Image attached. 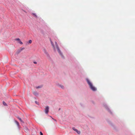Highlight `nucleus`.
Instances as JSON below:
<instances>
[{"label": "nucleus", "mask_w": 135, "mask_h": 135, "mask_svg": "<svg viewBox=\"0 0 135 135\" xmlns=\"http://www.w3.org/2000/svg\"><path fill=\"white\" fill-rule=\"evenodd\" d=\"M50 40L51 42V44H52V45L54 48V50H55V48H56L57 49V50L58 52L60 54V55H61L62 56V54H61V52L60 51L59 49V47L58 46V45L57 44V43L56 42H55V47H55L54 46V45L53 42H52V41L51 40Z\"/></svg>", "instance_id": "1"}, {"label": "nucleus", "mask_w": 135, "mask_h": 135, "mask_svg": "<svg viewBox=\"0 0 135 135\" xmlns=\"http://www.w3.org/2000/svg\"><path fill=\"white\" fill-rule=\"evenodd\" d=\"M86 80L91 89L93 91H96L97 90L96 88L94 86H93V84L90 82L89 80L88 79H86Z\"/></svg>", "instance_id": "2"}, {"label": "nucleus", "mask_w": 135, "mask_h": 135, "mask_svg": "<svg viewBox=\"0 0 135 135\" xmlns=\"http://www.w3.org/2000/svg\"><path fill=\"white\" fill-rule=\"evenodd\" d=\"M49 108L48 106H46L45 107V112L46 114H47L49 111Z\"/></svg>", "instance_id": "3"}, {"label": "nucleus", "mask_w": 135, "mask_h": 135, "mask_svg": "<svg viewBox=\"0 0 135 135\" xmlns=\"http://www.w3.org/2000/svg\"><path fill=\"white\" fill-rule=\"evenodd\" d=\"M73 129L74 131H75L76 133L78 134H79L80 133V131H78L77 129H75L74 128H73Z\"/></svg>", "instance_id": "4"}, {"label": "nucleus", "mask_w": 135, "mask_h": 135, "mask_svg": "<svg viewBox=\"0 0 135 135\" xmlns=\"http://www.w3.org/2000/svg\"><path fill=\"white\" fill-rule=\"evenodd\" d=\"M3 104L4 106H7V105L6 103L4 101L3 102Z\"/></svg>", "instance_id": "5"}, {"label": "nucleus", "mask_w": 135, "mask_h": 135, "mask_svg": "<svg viewBox=\"0 0 135 135\" xmlns=\"http://www.w3.org/2000/svg\"><path fill=\"white\" fill-rule=\"evenodd\" d=\"M32 15H33V16H34L35 17H37V16L35 14V13H32Z\"/></svg>", "instance_id": "6"}, {"label": "nucleus", "mask_w": 135, "mask_h": 135, "mask_svg": "<svg viewBox=\"0 0 135 135\" xmlns=\"http://www.w3.org/2000/svg\"><path fill=\"white\" fill-rule=\"evenodd\" d=\"M16 41H20V38H16Z\"/></svg>", "instance_id": "7"}, {"label": "nucleus", "mask_w": 135, "mask_h": 135, "mask_svg": "<svg viewBox=\"0 0 135 135\" xmlns=\"http://www.w3.org/2000/svg\"><path fill=\"white\" fill-rule=\"evenodd\" d=\"M32 42V40H30L29 41V42L30 44Z\"/></svg>", "instance_id": "8"}, {"label": "nucleus", "mask_w": 135, "mask_h": 135, "mask_svg": "<svg viewBox=\"0 0 135 135\" xmlns=\"http://www.w3.org/2000/svg\"><path fill=\"white\" fill-rule=\"evenodd\" d=\"M16 124H17V125L18 126L19 125V123L17 121H16Z\"/></svg>", "instance_id": "9"}, {"label": "nucleus", "mask_w": 135, "mask_h": 135, "mask_svg": "<svg viewBox=\"0 0 135 135\" xmlns=\"http://www.w3.org/2000/svg\"><path fill=\"white\" fill-rule=\"evenodd\" d=\"M19 43L20 44H23V43H22V42L21 41H20V42H19Z\"/></svg>", "instance_id": "10"}, {"label": "nucleus", "mask_w": 135, "mask_h": 135, "mask_svg": "<svg viewBox=\"0 0 135 135\" xmlns=\"http://www.w3.org/2000/svg\"><path fill=\"white\" fill-rule=\"evenodd\" d=\"M60 86L61 88L62 89H64V86L62 85H61Z\"/></svg>", "instance_id": "11"}, {"label": "nucleus", "mask_w": 135, "mask_h": 135, "mask_svg": "<svg viewBox=\"0 0 135 135\" xmlns=\"http://www.w3.org/2000/svg\"><path fill=\"white\" fill-rule=\"evenodd\" d=\"M18 118L21 122H22V120L21 118Z\"/></svg>", "instance_id": "12"}, {"label": "nucleus", "mask_w": 135, "mask_h": 135, "mask_svg": "<svg viewBox=\"0 0 135 135\" xmlns=\"http://www.w3.org/2000/svg\"><path fill=\"white\" fill-rule=\"evenodd\" d=\"M41 87H42L41 86H38V87H36V88H40Z\"/></svg>", "instance_id": "13"}, {"label": "nucleus", "mask_w": 135, "mask_h": 135, "mask_svg": "<svg viewBox=\"0 0 135 135\" xmlns=\"http://www.w3.org/2000/svg\"><path fill=\"white\" fill-rule=\"evenodd\" d=\"M40 135H43V133H42V132H40Z\"/></svg>", "instance_id": "14"}, {"label": "nucleus", "mask_w": 135, "mask_h": 135, "mask_svg": "<svg viewBox=\"0 0 135 135\" xmlns=\"http://www.w3.org/2000/svg\"><path fill=\"white\" fill-rule=\"evenodd\" d=\"M35 103H36V104H38V103L37 102V101H35Z\"/></svg>", "instance_id": "15"}, {"label": "nucleus", "mask_w": 135, "mask_h": 135, "mask_svg": "<svg viewBox=\"0 0 135 135\" xmlns=\"http://www.w3.org/2000/svg\"><path fill=\"white\" fill-rule=\"evenodd\" d=\"M24 49V48H22L21 49V50H23Z\"/></svg>", "instance_id": "16"}, {"label": "nucleus", "mask_w": 135, "mask_h": 135, "mask_svg": "<svg viewBox=\"0 0 135 135\" xmlns=\"http://www.w3.org/2000/svg\"><path fill=\"white\" fill-rule=\"evenodd\" d=\"M33 63L35 64H37V62H33Z\"/></svg>", "instance_id": "17"}, {"label": "nucleus", "mask_w": 135, "mask_h": 135, "mask_svg": "<svg viewBox=\"0 0 135 135\" xmlns=\"http://www.w3.org/2000/svg\"><path fill=\"white\" fill-rule=\"evenodd\" d=\"M34 93V94H35V95H36V94H37V93H35V92L34 93Z\"/></svg>", "instance_id": "18"}, {"label": "nucleus", "mask_w": 135, "mask_h": 135, "mask_svg": "<svg viewBox=\"0 0 135 135\" xmlns=\"http://www.w3.org/2000/svg\"><path fill=\"white\" fill-rule=\"evenodd\" d=\"M52 118V119H53L54 120H55V121H56V120L55 119H53V118Z\"/></svg>", "instance_id": "19"}]
</instances>
